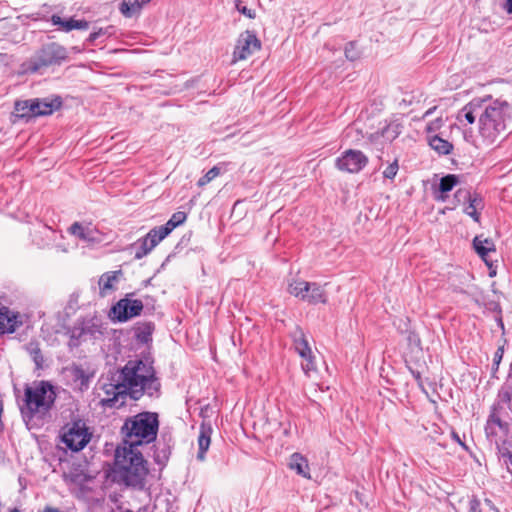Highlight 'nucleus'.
Masks as SVG:
<instances>
[{"mask_svg":"<svg viewBox=\"0 0 512 512\" xmlns=\"http://www.w3.org/2000/svg\"><path fill=\"white\" fill-rule=\"evenodd\" d=\"M511 117L512 108L506 100L486 95L472 99L458 111L456 118L464 127L478 120L479 137L489 146L506 137Z\"/></svg>","mask_w":512,"mask_h":512,"instance_id":"1","label":"nucleus"},{"mask_svg":"<svg viewBox=\"0 0 512 512\" xmlns=\"http://www.w3.org/2000/svg\"><path fill=\"white\" fill-rule=\"evenodd\" d=\"M159 388L160 382L151 363L130 360L109 384L103 386L105 397L102 403L108 407H120L124 405L126 396L138 400L145 394L153 396Z\"/></svg>","mask_w":512,"mask_h":512,"instance_id":"2","label":"nucleus"},{"mask_svg":"<svg viewBox=\"0 0 512 512\" xmlns=\"http://www.w3.org/2000/svg\"><path fill=\"white\" fill-rule=\"evenodd\" d=\"M115 472L126 486L142 488L148 474L147 462L138 447L123 442L115 451Z\"/></svg>","mask_w":512,"mask_h":512,"instance_id":"3","label":"nucleus"},{"mask_svg":"<svg viewBox=\"0 0 512 512\" xmlns=\"http://www.w3.org/2000/svg\"><path fill=\"white\" fill-rule=\"evenodd\" d=\"M159 427L158 415L141 412L125 420L121 428L123 442L139 447L156 440Z\"/></svg>","mask_w":512,"mask_h":512,"instance_id":"4","label":"nucleus"},{"mask_svg":"<svg viewBox=\"0 0 512 512\" xmlns=\"http://www.w3.org/2000/svg\"><path fill=\"white\" fill-rule=\"evenodd\" d=\"M56 392L54 387L46 381L34 382L25 388L23 414L33 417L35 414H46L54 405Z\"/></svg>","mask_w":512,"mask_h":512,"instance_id":"5","label":"nucleus"},{"mask_svg":"<svg viewBox=\"0 0 512 512\" xmlns=\"http://www.w3.org/2000/svg\"><path fill=\"white\" fill-rule=\"evenodd\" d=\"M92 433L83 420H76L64 427L62 441L72 451L82 450L90 441Z\"/></svg>","mask_w":512,"mask_h":512,"instance_id":"6","label":"nucleus"},{"mask_svg":"<svg viewBox=\"0 0 512 512\" xmlns=\"http://www.w3.org/2000/svg\"><path fill=\"white\" fill-rule=\"evenodd\" d=\"M66 57L67 51L63 46L49 43L43 46L31 60V69L37 71L43 67L60 64Z\"/></svg>","mask_w":512,"mask_h":512,"instance_id":"7","label":"nucleus"},{"mask_svg":"<svg viewBox=\"0 0 512 512\" xmlns=\"http://www.w3.org/2000/svg\"><path fill=\"white\" fill-rule=\"evenodd\" d=\"M176 227V224L169 219L165 225L151 229L148 234L141 240L140 245L135 252V257L137 259H141L142 257L146 256Z\"/></svg>","mask_w":512,"mask_h":512,"instance_id":"8","label":"nucleus"},{"mask_svg":"<svg viewBox=\"0 0 512 512\" xmlns=\"http://www.w3.org/2000/svg\"><path fill=\"white\" fill-rule=\"evenodd\" d=\"M103 322L98 317L83 319L71 329V339L86 340L87 338L97 339L103 335Z\"/></svg>","mask_w":512,"mask_h":512,"instance_id":"9","label":"nucleus"},{"mask_svg":"<svg viewBox=\"0 0 512 512\" xmlns=\"http://www.w3.org/2000/svg\"><path fill=\"white\" fill-rule=\"evenodd\" d=\"M261 42L255 33L246 30L241 33L237 39V43L233 52V62L245 60L255 51L259 50Z\"/></svg>","mask_w":512,"mask_h":512,"instance_id":"10","label":"nucleus"},{"mask_svg":"<svg viewBox=\"0 0 512 512\" xmlns=\"http://www.w3.org/2000/svg\"><path fill=\"white\" fill-rule=\"evenodd\" d=\"M143 307L141 300L123 298L111 308L112 318L119 322H125L140 315Z\"/></svg>","mask_w":512,"mask_h":512,"instance_id":"11","label":"nucleus"},{"mask_svg":"<svg viewBox=\"0 0 512 512\" xmlns=\"http://www.w3.org/2000/svg\"><path fill=\"white\" fill-rule=\"evenodd\" d=\"M368 163V158L359 150H347L336 160V167L344 172L358 173Z\"/></svg>","mask_w":512,"mask_h":512,"instance_id":"12","label":"nucleus"},{"mask_svg":"<svg viewBox=\"0 0 512 512\" xmlns=\"http://www.w3.org/2000/svg\"><path fill=\"white\" fill-rule=\"evenodd\" d=\"M455 197L458 201L463 200L464 202H468V205L465 207L464 212L469 215L475 222H479L480 214L478 210H482L484 207L483 200L479 194H471L467 190H458L455 194Z\"/></svg>","mask_w":512,"mask_h":512,"instance_id":"13","label":"nucleus"},{"mask_svg":"<svg viewBox=\"0 0 512 512\" xmlns=\"http://www.w3.org/2000/svg\"><path fill=\"white\" fill-rule=\"evenodd\" d=\"M21 315L0 304V334L14 333L22 325Z\"/></svg>","mask_w":512,"mask_h":512,"instance_id":"14","label":"nucleus"},{"mask_svg":"<svg viewBox=\"0 0 512 512\" xmlns=\"http://www.w3.org/2000/svg\"><path fill=\"white\" fill-rule=\"evenodd\" d=\"M32 109H34L35 116H44L51 114L54 110L58 109L62 102L59 97L54 99H31Z\"/></svg>","mask_w":512,"mask_h":512,"instance_id":"15","label":"nucleus"},{"mask_svg":"<svg viewBox=\"0 0 512 512\" xmlns=\"http://www.w3.org/2000/svg\"><path fill=\"white\" fill-rule=\"evenodd\" d=\"M122 275L121 270L110 271L102 274L99 278V293L102 297H105L112 291L116 289V283L119 281L120 276Z\"/></svg>","mask_w":512,"mask_h":512,"instance_id":"16","label":"nucleus"},{"mask_svg":"<svg viewBox=\"0 0 512 512\" xmlns=\"http://www.w3.org/2000/svg\"><path fill=\"white\" fill-rule=\"evenodd\" d=\"M51 23L58 26L61 31L70 32L74 29L86 30L89 28V23L86 20H75L73 18L62 19L58 15H52L50 19Z\"/></svg>","mask_w":512,"mask_h":512,"instance_id":"17","label":"nucleus"},{"mask_svg":"<svg viewBox=\"0 0 512 512\" xmlns=\"http://www.w3.org/2000/svg\"><path fill=\"white\" fill-rule=\"evenodd\" d=\"M211 434H212L211 426L202 424L200 427L199 436H198L199 450L197 453V459L199 461L205 460V454H206L207 450L209 449V446L211 443Z\"/></svg>","mask_w":512,"mask_h":512,"instance_id":"18","label":"nucleus"},{"mask_svg":"<svg viewBox=\"0 0 512 512\" xmlns=\"http://www.w3.org/2000/svg\"><path fill=\"white\" fill-rule=\"evenodd\" d=\"M292 337L295 351L299 354V356L310 357V353H312V350L309 346L308 340L306 339L303 330L299 327H296L292 334Z\"/></svg>","mask_w":512,"mask_h":512,"instance_id":"19","label":"nucleus"},{"mask_svg":"<svg viewBox=\"0 0 512 512\" xmlns=\"http://www.w3.org/2000/svg\"><path fill=\"white\" fill-rule=\"evenodd\" d=\"M69 231L72 235L78 237L79 239L86 241V242H96L99 241V238L97 236V232L89 227V226H82L80 223L75 222L72 224V226L69 228Z\"/></svg>","mask_w":512,"mask_h":512,"instance_id":"20","label":"nucleus"},{"mask_svg":"<svg viewBox=\"0 0 512 512\" xmlns=\"http://www.w3.org/2000/svg\"><path fill=\"white\" fill-rule=\"evenodd\" d=\"M473 246L477 254L486 262V264L491 268V265L488 263L487 255L489 252L495 251V245L492 240L488 238H482V236H476L473 240Z\"/></svg>","mask_w":512,"mask_h":512,"instance_id":"21","label":"nucleus"},{"mask_svg":"<svg viewBox=\"0 0 512 512\" xmlns=\"http://www.w3.org/2000/svg\"><path fill=\"white\" fill-rule=\"evenodd\" d=\"M289 467L295 470L297 474L310 478L308 461L299 453H294L290 457Z\"/></svg>","mask_w":512,"mask_h":512,"instance_id":"22","label":"nucleus"},{"mask_svg":"<svg viewBox=\"0 0 512 512\" xmlns=\"http://www.w3.org/2000/svg\"><path fill=\"white\" fill-rule=\"evenodd\" d=\"M307 302L311 304L326 303V293L320 285L317 283L309 282V292L305 294Z\"/></svg>","mask_w":512,"mask_h":512,"instance_id":"23","label":"nucleus"},{"mask_svg":"<svg viewBox=\"0 0 512 512\" xmlns=\"http://www.w3.org/2000/svg\"><path fill=\"white\" fill-rule=\"evenodd\" d=\"M31 99L28 100H18L15 102L14 111L18 117L21 118H30L36 117L34 115V109H32Z\"/></svg>","mask_w":512,"mask_h":512,"instance_id":"24","label":"nucleus"},{"mask_svg":"<svg viewBox=\"0 0 512 512\" xmlns=\"http://www.w3.org/2000/svg\"><path fill=\"white\" fill-rule=\"evenodd\" d=\"M288 291L295 297L306 300L305 294L309 292V282L306 281H293L288 285Z\"/></svg>","mask_w":512,"mask_h":512,"instance_id":"25","label":"nucleus"},{"mask_svg":"<svg viewBox=\"0 0 512 512\" xmlns=\"http://www.w3.org/2000/svg\"><path fill=\"white\" fill-rule=\"evenodd\" d=\"M429 144L433 150L442 155L449 154L453 147L450 142L440 138L439 136H433L430 139Z\"/></svg>","mask_w":512,"mask_h":512,"instance_id":"26","label":"nucleus"},{"mask_svg":"<svg viewBox=\"0 0 512 512\" xmlns=\"http://www.w3.org/2000/svg\"><path fill=\"white\" fill-rule=\"evenodd\" d=\"M142 4L138 0L123 1L120 5V11L125 17H132L139 13Z\"/></svg>","mask_w":512,"mask_h":512,"instance_id":"27","label":"nucleus"},{"mask_svg":"<svg viewBox=\"0 0 512 512\" xmlns=\"http://www.w3.org/2000/svg\"><path fill=\"white\" fill-rule=\"evenodd\" d=\"M26 350L29 355L32 357L37 368H42L44 359L41 353V349L39 347L38 342L31 341L27 344Z\"/></svg>","mask_w":512,"mask_h":512,"instance_id":"28","label":"nucleus"},{"mask_svg":"<svg viewBox=\"0 0 512 512\" xmlns=\"http://www.w3.org/2000/svg\"><path fill=\"white\" fill-rule=\"evenodd\" d=\"M458 183V177L453 174L446 175L441 178L439 183V191L441 193H447L451 191Z\"/></svg>","mask_w":512,"mask_h":512,"instance_id":"29","label":"nucleus"},{"mask_svg":"<svg viewBox=\"0 0 512 512\" xmlns=\"http://www.w3.org/2000/svg\"><path fill=\"white\" fill-rule=\"evenodd\" d=\"M72 376L75 381H79L80 387H87L89 382V376L85 370L80 366H73L71 369Z\"/></svg>","mask_w":512,"mask_h":512,"instance_id":"30","label":"nucleus"},{"mask_svg":"<svg viewBox=\"0 0 512 512\" xmlns=\"http://www.w3.org/2000/svg\"><path fill=\"white\" fill-rule=\"evenodd\" d=\"M399 134V125L395 123L388 124L381 132V136L388 141H393Z\"/></svg>","mask_w":512,"mask_h":512,"instance_id":"31","label":"nucleus"},{"mask_svg":"<svg viewBox=\"0 0 512 512\" xmlns=\"http://www.w3.org/2000/svg\"><path fill=\"white\" fill-rule=\"evenodd\" d=\"M153 331V325L151 323H145L142 326L137 327L136 336L142 342H147Z\"/></svg>","mask_w":512,"mask_h":512,"instance_id":"32","label":"nucleus"},{"mask_svg":"<svg viewBox=\"0 0 512 512\" xmlns=\"http://www.w3.org/2000/svg\"><path fill=\"white\" fill-rule=\"evenodd\" d=\"M485 506L488 508L486 511H484L480 507V502L476 499H473L470 501V509L469 512H499L495 506L493 505L491 500L486 499L485 500Z\"/></svg>","mask_w":512,"mask_h":512,"instance_id":"33","label":"nucleus"},{"mask_svg":"<svg viewBox=\"0 0 512 512\" xmlns=\"http://www.w3.org/2000/svg\"><path fill=\"white\" fill-rule=\"evenodd\" d=\"M220 174V169L217 166H214L211 168L203 177H201L197 185L199 187H203L207 185L209 182H211L213 179H215Z\"/></svg>","mask_w":512,"mask_h":512,"instance_id":"34","label":"nucleus"},{"mask_svg":"<svg viewBox=\"0 0 512 512\" xmlns=\"http://www.w3.org/2000/svg\"><path fill=\"white\" fill-rule=\"evenodd\" d=\"M114 33V28L112 26H108L106 28H100L99 30L91 33L89 35V41L94 42L102 36L110 37Z\"/></svg>","mask_w":512,"mask_h":512,"instance_id":"35","label":"nucleus"},{"mask_svg":"<svg viewBox=\"0 0 512 512\" xmlns=\"http://www.w3.org/2000/svg\"><path fill=\"white\" fill-rule=\"evenodd\" d=\"M169 455H170V448L168 446L167 447L164 446L162 449L157 447L155 450L154 458L158 464H163L168 460Z\"/></svg>","mask_w":512,"mask_h":512,"instance_id":"36","label":"nucleus"},{"mask_svg":"<svg viewBox=\"0 0 512 512\" xmlns=\"http://www.w3.org/2000/svg\"><path fill=\"white\" fill-rule=\"evenodd\" d=\"M301 358L303 359L302 368L307 375H309L310 372H313L316 370L315 363H314V356L312 353H310V357H301Z\"/></svg>","mask_w":512,"mask_h":512,"instance_id":"37","label":"nucleus"},{"mask_svg":"<svg viewBox=\"0 0 512 512\" xmlns=\"http://www.w3.org/2000/svg\"><path fill=\"white\" fill-rule=\"evenodd\" d=\"M398 169H399V166H398V161L395 160L393 163H391L384 171H383V175L385 178H388V179H393L397 172H398Z\"/></svg>","mask_w":512,"mask_h":512,"instance_id":"38","label":"nucleus"},{"mask_svg":"<svg viewBox=\"0 0 512 512\" xmlns=\"http://www.w3.org/2000/svg\"><path fill=\"white\" fill-rule=\"evenodd\" d=\"M236 9L241 14L245 15L246 17H248L250 19H254L255 18V11H253L252 9L247 8L245 5L242 4L241 1H237L236 2Z\"/></svg>","mask_w":512,"mask_h":512,"instance_id":"39","label":"nucleus"},{"mask_svg":"<svg viewBox=\"0 0 512 512\" xmlns=\"http://www.w3.org/2000/svg\"><path fill=\"white\" fill-rule=\"evenodd\" d=\"M186 218H187V215L185 212H182V211H178V212H175L170 220L176 224V226L178 227L179 225L183 224L185 221H186Z\"/></svg>","mask_w":512,"mask_h":512,"instance_id":"40","label":"nucleus"},{"mask_svg":"<svg viewBox=\"0 0 512 512\" xmlns=\"http://www.w3.org/2000/svg\"><path fill=\"white\" fill-rule=\"evenodd\" d=\"M345 56L347 59L353 61L358 58V52L355 50V46L353 43H349L345 47Z\"/></svg>","mask_w":512,"mask_h":512,"instance_id":"41","label":"nucleus"},{"mask_svg":"<svg viewBox=\"0 0 512 512\" xmlns=\"http://www.w3.org/2000/svg\"><path fill=\"white\" fill-rule=\"evenodd\" d=\"M442 123H443L442 117L438 116L435 119V121H432V122L428 123L427 130L429 132H434V131L438 130L442 126Z\"/></svg>","mask_w":512,"mask_h":512,"instance_id":"42","label":"nucleus"},{"mask_svg":"<svg viewBox=\"0 0 512 512\" xmlns=\"http://www.w3.org/2000/svg\"><path fill=\"white\" fill-rule=\"evenodd\" d=\"M437 110V107L434 106L430 109H428L424 114H423V119H426L428 116L432 115L435 111Z\"/></svg>","mask_w":512,"mask_h":512,"instance_id":"43","label":"nucleus"},{"mask_svg":"<svg viewBox=\"0 0 512 512\" xmlns=\"http://www.w3.org/2000/svg\"><path fill=\"white\" fill-rule=\"evenodd\" d=\"M505 9L508 13H512V0H506Z\"/></svg>","mask_w":512,"mask_h":512,"instance_id":"44","label":"nucleus"},{"mask_svg":"<svg viewBox=\"0 0 512 512\" xmlns=\"http://www.w3.org/2000/svg\"><path fill=\"white\" fill-rule=\"evenodd\" d=\"M409 341L410 342L414 341V342H418V343L420 342V340L418 339L417 335H415V334H411L409 336Z\"/></svg>","mask_w":512,"mask_h":512,"instance_id":"45","label":"nucleus"},{"mask_svg":"<svg viewBox=\"0 0 512 512\" xmlns=\"http://www.w3.org/2000/svg\"><path fill=\"white\" fill-rule=\"evenodd\" d=\"M495 274H496L495 270H491L489 273L490 276H494Z\"/></svg>","mask_w":512,"mask_h":512,"instance_id":"46","label":"nucleus"},{"mask_svg":"<svg viewBox=\"0 0 512 512\" xmlns=\"http://www.w3.org/2000/svg\"><path fill=\"white\" fill-rule=\"evenodd\" d=\"M10 512H21V511H20V510H18V509H13V510H11Z\"/></svg>","mask_w":512,"mask_h":512,"instance_id":"47","label":"nucleus"}]
</instances>
